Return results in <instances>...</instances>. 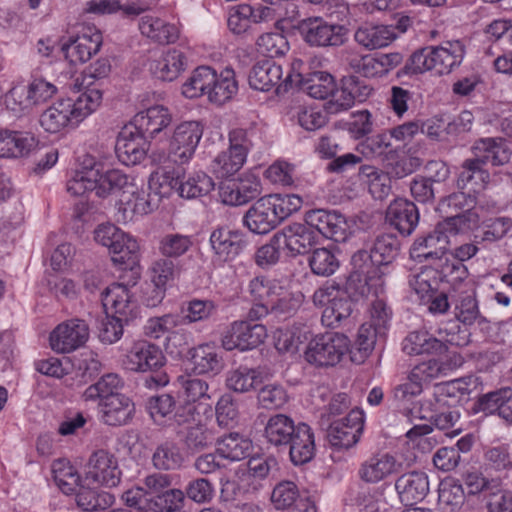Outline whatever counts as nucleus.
I'll list each match as a JSON object with an SVG mask.
<instances>
[{"instance_id":"1","label":"nucleus","mask_w":512,"mask_h":512,"mask_svg":"<svg viewBox=\"0 0 512 512\" xmlns=\"http://www.w3.org/2000/svg\"><path fill=\"white\" fill-rule=\"evenodd\" d=\"M399 241L393 234H379L370 249V252L360 250L352 256V264L356 271L349 277L348 289L354 290L355 296L368 298L378 297L382 290V281L378 277L370 276L369 266H385L393 262L398 255Z\"/></svg>"},{"instance_id":"2","label":"nucleus","mask_w":512,"mask_h":512,"mask_svg":"<svg viewBox=\"0 0 512 512\" xmlns=\"http://www.w3.org/2000/svg\"><path fill=\"white\" fill-rule=\"evenodd\" d=\"M473 158L466 159L461 165L457 186L465 189L472 186L474 192L482 189L490 174L484 165L503 166L510 162L512 151L502 138H480L472 146Z\"/></svg>"},{"instance_id":"3","label":"nucleus","mask_w":512,"mask_h":512,"mask_svg":"<svg viewBox=\"0 0 512 512\" xmlns=\"http://www.w3.org/2000/svg\"><path fill=\"white\" fill-rule=\"evenodd\" d=\"M102 102V92L87 88L76 98L61 99L40 115L39 123L48 133H58L70 126H76L92 114Z\"/></svg>"},{"instance_id":"4","label":"nucleus","mask_w":512,"mask_h":512,"mask_svg":"<svg viewBox=\"0 0 512 512\" xmlns=\"http://www.w3.org/2000/svg\"><path fill=\"white\" fill-rule=\"evenodd\" d=\"M296 194H270L258 199L245 213L243 222L255 234H266L302 206Z\"/></svg>"},{"instance_id":"5","label":"nucleus","mask_w":512,"mask_h":512,"mask_svg":"<svg viewBox=\"0 0 512 512\" xmlns=\"http://www.w3.org/2000/svg\"><path fill=\"white\" fill-rule=\"evenodd\" d=\"M465 46L460 40L444 41L438 46H428L415 51L406 62L404 74L433 71L437 75L449 74L461 65Z\"/></svg>"},{"instance_id":"6","label":"nucleus","mask_w":512,"mask_h":512,"mask_svg":"<svg viewBox=\"0 0 512 512\" xmlns=\"http://www.w3.org/2000/svg\"><path fill=\"white\" fill-rule=\"evenodd\" d=\"M96 242L109 249L112 261L122 269H132L138 262L139 244L135 238L113 224L99 225L95 230Z\"/></svg>"},{"instance_id":"7","label":"nucleus","mask_w":512,"mask_h":512,"mask_svg":"<svg viewBox=\"0 0 512 512\" xmlns=\"http://www.w3.org/2000/svg\"><path fill=\"white\" fill-rule=\"evenodd\" d=\"M350 350V339L343 333L325 332L317 334L308 343L304 352L308 363L319 367L335 366Z\"/></svg>"},{"instance_id":"8","label":"nucleus","mask_w":512,"mask_h":512,"mask_svg":"<svg viewBox=\"0 0 512 512\" xmlns=\"http://www.w3.org/2000/svg\"><path fill=\"white\" fill-rule=\"evenodd\" d=\"M303 67L304 63L302 60H293L284 78V82L278 87V91H288L298 87L312 98L326 99L335 88L334 77L325 71H314L304 75Z\"/></svg>"},{"instance_id":"9","label":"nucleus","mask_w":512,"mask_h":512,"mask_svg":"<svg viewBox=\"0 0 512 512\" xmlns=\"http://www.w3.org/2000/svg\"><path fill=\"white\" fill-rule=\"evenodd\" d=\"M312 300L316 306L325 307L321 322L326 327L336 328L351 315L352 305L348 293L335 282H327L318 288Z\"/></svg>"},{"instance_id":"10","label":"nucleus","mask_w":512,"mask_h":512,"mask_svg":"<svg viewBox=\"0 0 512 512\" xmlns=\"http://www.w3.org/2000/svg\"><path fill=\"white\" fill-rule=\"evenodd\" d=\"M452 270L457 274V277L452 280L455 317L459 322L470 326L482 317L476 299V291L473 284L465 280L467 269L464 265L453 264Z\"/></svg>"},{"instance_id":"11","label":"nucleus","mask_w":512,"mask_h":512,"mask_svg":"<svg viewBox=\"0 0 512 512\" xmlns=\"http://www.w3.org/2000/svg\"><path fill=\"white\" fill-rule=\"evenodd\" d=\"M298 30L311 47H338L346 40L347 29L322 17H308L299 22Z\"/></svg>"},{"instance_id":"12","label":"nucleus","mask_w":512,"mask_h":512,"mask_svg":"<svg viewBox=\"0 0 512 512\" xmlns=\"http://www.w3.org/2000/svg\"><path fill=\"white\" fill-rule=\"evenodd\" d=\"M102 41V34L96 26L82 24L77 35L63 43L61 50L70 64H82L100 50Z\"/></svg>"},{"instance_id":"13","label":"nucleus","mask_w":512,"mask_h":512,"mask_svg":"<svg viewBox=\"0 0 512 512\" xmlns=\"http://www.w3.org/2000/svg\"><path fill=\"white\" fill-rule=\"evenodd\" d=\"M204 127L199 121H185L174 130L169 145V158L176 164L187 163L194 155Z\"/></svg>"},{"instance_id":"14","label":"nucleus","mask_w":512,"mask_h":512,"mask_svg":"<svg viewBox=\"0 0 512 512\" xmlns=\"http://www.w3.org/2000/svg\"><path fill=\"white\" fill-rule=\"evenodd\" d=\"M267 337L266 327L248 321H234L221 337V345L226 351L238 349L247 351L261 345Z\"/></svg>"},{"instance_id":"15","label":"nucleus","mask_w":512,"mask_h":512,"mask_svg":"<svg viewBox=\"0 0 512 512\" xmlns=\"http://www.w3.org/2000/svg\"><path fill=\"white\" fill-rule=\"evenodd\" d=\"M89 338V327L82 319H70L57 325L51 332V348L58 353H70L82 347Z\"/></svg>"},{"instance_id":"16","label":"nucleus","mask_w":512,"mask_h":512,"mask_svg":"<svg viewBox=\"0 0 512 512\" xmlns=\"http://www.w3.org/2000/svg\"><path fill=\"white\" fill-rule=\"evenodd\" d=\"M121 471L115 457L105 450L94 452L87 465L85 482L88 485L115 487L119 484Z\"/></svg>"},{"instance_id":"17","label":"nucleus","mask_w":512,"mask_h":512,"mask_svg":"<svg viewBox=\"0 0 512 512\" xmlns=\"http://www.w3.org/2000/svg\"><path fill=\"white\" fill-rule=\"evenodd\" d=\"M304 220L317 234H321L327 239L335 242H342L346 239V219L335 210H309L305 213Z\"/></svg>"},{"instance_id":"18","label":"nucleus","mask_w":512,"mask_h":512,"mask_svg":"<svg viewBox=\"0 0 512 512\" xmlns=\"http://www.w3.org/2000/svg\"><path fill=\"white\" fill-rule=\"evenodd\" d=\"M402 463L388 452L376 453L361 463L358 477L366 484H377L402 470Z\"/></svg>"},{"instance_id":"19","label":"nucleus","mask_w":512,"mask_h":512,"mask_svg":"<svg viewBox=\"0 0 512 512\" xmlns=\"http://www.w3.org/2000/svg\"><path fill=\"white\" fill-rule=\"evenodd\" d=\"M195 408L188 405L180 407L174 414V419L178 425H188L185 433L178 431L177 435L181 438L187 449L198 451L206 448L213 441L211 432L202 424L190 425L194 420Z\"/></svg>"},{"instance_id":"20","label":"nucleus","mask_w":512,"mask_h":512,"mask_svg":"<svg viewBox=\"0 0 512 512\" xmlns=\"http://www.w3.org/2000/svg\"><path fill=\"white\" fill-rule=\"evenodd\" d=\"M101 295L106 314L118 316L125 323L137 316V305L127 286L113 283Z\"/></svg>"},{"instance_id":"21","label":"nucleus","mask_w":512,"mask_h":512,"mask_svg":"<svg viewBox=\"0 0 512 512\" xmlns=\"http://www.w3.org/2000/svg\"><path fill=\"white\" fill-rule=\"evenodd\" d=\"M124 364L127 369L135 372L154 371L165 364V356L157 345L138 341L127 352Z\"/></svg>"},{"instance_id":"22","label":"nucleus","mask_w":512,"mask_h":512,"mask_svg":"<svg viewBox=\"0 0 512 512\" xmlns=\"http://www.w3.org/2000/svg\"><path fill=\"white\" fill-rule=\"evenodd\" d=\"M210 245L219 262L235 259L247 246L245 235L226 227L215 229L210 235Z\"/></svg>"},{"instance_id":"23","label":"nucleus","mask_w":512,"mask_h":512,"mask_svg":"<svg viewBox=\"0 0 512 512\" xmlns=\"http://www.w3.org/2000/svg\"><path fill=\"white\" fill-rule=\"evenodd\" d=\"M281 241L290 255L305 254L318 242L319 236L305 223H291L277 231Z\"/></svg>"},{"instance_id":"24","label":"nucleus","mask_w":512,"mask_h":512,"mask_svg":"<svg viewBox=\"0 0 512 512\" xmlns=\"http://www.w3.org/2000/svg\"><path fill=\"white\" fill-rule=\"evenodd\" d=\"M38 145V140L28 131L0 128V158L27 157Z\"/></svg>"},{"instance_id":"25","label":"nucleus","mask_w":512,"mask_h":512,"mask_svg":"<svg viewBox=\"0 0 512 512\" xmlns=\"http://www.w3.org/2000/svg\"><path fill=\"white\" fill-rule=\"evenodd\" d=\"M148 150L147 139L132 127H125L117 137L115 152L120 162L129 166L140 163Z\"/></svg>"},{"instance_id":"26","label":"nucleus","mask_w":512,"mask_h":512,"mask_svg":"<svg viewBox=\"0 0 512 512\" xmlns=\"http://www.w3.org/2000/svg\"><path fill=\"white\" fill-rule=\"evenodd\" d=\"M315 450L314 432L308 424L301 422L297 424L287 447H284L282 452L288 453L294 465H303L313 459Z\"/></svg>"},{"instance_id":"27","label":"nucleus","mask_w":512,"mask_h":512,"mask_svg":"<svg viewBox=\"0 0 512 512\" xmlns=\"http://www.w3.org/2000/svg\"><path fill=\"white\" fill-rule=\"evenodd\" d=\"M172 121L169 110L161 105L149 107L138 112L132 121V128L146 139L155 138L165 130Z\"/></svg>"},{"instance_id":"28","label":"nucleus","mask_w":512,"mask_h":512,"mask_svg":"<svg viewBox=\"0 0 512 512\" xmlns=\"http://www.w3.org/2000/svg\"><path fill=\"white\" fill-rule=\"evenodd\" d=\"M360 418L355 413L334 421L330 424L327 432V439L335 449H349L354 446L361 433Z\"/></svg>"},{"instance_id":"29","label":"nucleus","mask_w":512,"mask_h":512,"mask_svg":"<svg viewBox=\"0 0 512 512\" xmlns=\"http://www.w3.org/2000/svg\"><path fill=\"white\" fill-rule=\"evenodd\" d=\"M249 85L259 91H269L275 88L279 95L286 91H278V87L284 82L282 66L271 59L257 62L249 73Z\"/></svg>"},{"instance_id":"30","label":"nucleus","mask_w":512,"mask_h":512,"mask_svg":"<svg viewBox=\"0 0 512 512\" xmlns=\"http://www.w3.org/2000/svg\"><path fill=\"white\" fill-rule=\"evenodd\" d=\"M386 221L402 235H410L419 222V211L413 202L398 198L388 206Z\"/></svg>"},{"instance_id":"31","label":"nucleus","mask_w":512,"mask_h":512,"mask_svg":"<svg viewBox=\"0 0 512 512\" xmlns=\"http://www.w3.org/2000/svg\"><path fill=\"white\" fill-rule=\"evenodd\" d=\"M482 381L476 375H468L435 385L433 399L437 404L446 398L461 400L481 390Z\"/></svg>"},{"instance_id":"32","label":"nucleus","mask_w":512,"mask_h":512,"mask_svg":"<svg viewBox=\"0 0 512 512\" xmlns=\"http://www.w3.org/2000/svg\"><path fill=\"white\" fill-rule=\"evenodd\" d=\"M449 245L448 236L436 226L433 232L415 240L410 249V255L418 261L441 259L448 251Z\"/></svg>"},{"instance_id":"33","label":"nucleus","mask_w":512,"mask_h":512,"mask_svg":"<svg viewBox=\"0 0 512 512\" xmlns=\"http://www.w3.org/2000/svg\"><path fill=\"white\" fill-rule=\"evenodd\" d=\"M192 370L196 375H217L223 367V357L212 343L200 344L189 349Z\"/></svg>"},{"instance_id":"34","label":"nucleus","mask_w":512,"mask_h":512,"mask_svg":"<svg viewBox=\"0 0 512 512\" xmlns=\"http://www.w3.org/2000/svg\"><path fill=\"white\" fill-rule=\"evenodd\" d=\"M395 490L402 503L412 505L427 495L429 491L428 477L424 472L404 473L395 481Z\"/></svg>"},{"instance_id":"35","label":"nucleus","mask_w":512,"mask_h":512,"mask_svg":"<svg viewBox=\"0 0 512 512\" xmlns=\"http://www.w3.org/2000/svg\"><path fill=\"white\" fill-rule=\"evenodd\" d=\"M134 403L124 394L111 396L99 402L101 420L110 426L127 424L133 417Z\"/></svg>"},{"instance_id":"36","label":"nucleus","mask_w":512,"mask_h":512,"mask_svg":"<svg viewBox=\"0 0 512 512\" xmlns=\"http://www.w3.org/2000/svg\"><path fill=\"white\" fill-rule=\"evenodd\" d=\"M445 342L453 343V337L438 339L427 331H413L403 340L402 349L408 355L442 354L447 350Z\"/></svg>"},{"instance_id":"37","label":"nucleus","mask_w":512,"mask_h":512,"mask_svg":"<svg viewBox=\"0 0 512 512\" xmlns=\"http://www.w3.org/2000/svg\"><path fill=\"white\" fill-rule=\"evenodd\" d=\"M296 428L297 424H295L290 416L278 413L272 415L267 420L263 437L270 446L282 452V449L287 447L288 441L291 439V435L295 432Z\"/></svg>"},{"instance_id":"38","label":"nucleus","mask_w":512,"mask_h":512,"mask_svg":"<svg viewBox=\"0 0 512 512\" xmlns=\"http://www.w3.org/2000/svg\"><path fill=\"white\" fill-rule=\"evenodd\" d=\"M480 411L486 414H497L506 423L512 424V389L501 388L486 393L478 398Z\"/></svg>"},{"instance_id":"39","label":"nucleus","mask_w":512,"mask_h":512,"mask_svg":"<svg viewBox=\"0 0 512 512\" xmlns=\"http://www.w3.org/2000/svg\"><path fill=\"white\" fill-rule=\"evenodd\" d=\"M268 7L254 8L248 4H239L229 9L227 25L234 34L245 33L253 23H259L267 17Z\"/></svg>"},{"instance_id":"40","label":"nucleus","mask_w":512,"mask_h":512,"mask_svg":"<svg viewBox=\"0 0 512 512\" xmlns=\"http://www.w3.org/2000/svg\"><path fill=\"white\" fill-rule=\"evenodd\" d=\"M186 66L184 53L176 48L168 49L150 64L152 74L163 81L175 80Z\"/></svg>"},{"instance_id":"41","label":"nucleus","mask_w":512,"mask_h":512,"mask_svg":"<svg viewBox=\"0 0 512 512\" xmlns=\"http://www.w3.org/2000/svg\"><path fill=\"white\" fill-rule=\"evenodd\" d=\"M354 38L359 45L373 50L388 46L396 39V33L392 26L365 24L356 30Z\"/></svg>"},{"instance_id":"42","label":"nucleus","mask_w":512,"mask_h":512,"mask_svg":"<svg viewBox=\"0 0 512 512\" xmlns=\"http://www.w3.org/2000/svg\"><path fill=\"white\" fill-rule=\"evenodd\" d=\"M139 29L144 36L160 44L173 43L179 37V30L175 25L151 15L141 17Z\"/></svg>"},{"instance_id":"43","label":"nucleus","mask_w":512,"mask_h":512,"mask_svg":"<svg viewBox=\"0 0 512 512\" xmlns=\"http://www.w3.org/2000/svg\"><path fill=\"white\" fill-rule=\"evenodd\" d=\"M133 181L134 178L120 169H108L104 172L98 170L96 195L100 198H106L112 193L122 191V196H124Z\"/></svg>"},{"instance_id":"44","label":"nucleus","mask_w":512,"mask_h":512,"mask_svg":"<svg viewBox=\"0 0 512 512\" xmlns=\"http://www.w3.org/2000/svg\"><path fill=\"white\" fill-rule=\"evenodd\" d=\"M384 335L371 324H362L358 329L356 339L350 343V360L356 364H362L372 353L377 337Z\"/></svg>"},{"instance_id":"45","label":"nucleus","mask_w":512,"mask_h":512,"mask_svg":"<svg viewBox=\"0 0 512 512\" xmlns=\"http://www.w3.org/2000/svg\"><path fill=\"white\" fill-rule=\"evenodd\" d=\"M357 67L364 76H374L376 74L388 73L390 70L396 68L403 62V55L394 52L387 54H380L377 57L364 56L357 59Z\"/></svg>"},{"instance_id":"46","label":"nucleus","mask_w":512,"mask_h":512,"mask_svg":"<svg viewBox=\"0 0 512 512\" xmlns=\"http://www.w3.org/2000/svg\"><path fill=\"white\" fill-rule=\"evenodd\" d=\"M441 273L433 267H424L418 273L411 276L410 287L418 295L421 301L431 300L438 292L441 282Z\"/></svg>"},{"instance_id":"47","label":"nucleus","mask_w":512,"mask_h":512,"mask_svg":"<svg viewBox=\"0 0 512 512\" xmlns=\"http://www.w3.org/2000/svg\"><path fill=\"white\" fill-rule=\"evenodd\" d=\"M226 386L229 390L237 393H247L261 383V372L259 369L240 365L226 373Z\"/></svg>"},{"instance_id":"48","label":"nucleus","mask_w":512,"mask_h":512,"mask_svg":"<svg viewBox=\"0 0 512 512\" xmlns=\"http://www.w3.org/2000/svg\"><path fill=\"white\" fill-rule=\"evenodd\" d=\"M252 441L238 433H230L217 443V453L225 459L240 461L248 457L252 451Z\"/></svg>"},{"instance_id":"49","label":"nucleus","mask_w":512,"mask_h":512,"mask_svg":"<svg viewBox=\"0 0 512 512\" xmlns=\"http://www.w3.org/2000/svg\"><path fill=\"white\" fill-rule=\"evenodd\" d=\"M178 193L186 199H194L207 195L214 188V182L204 172H194L188 177L179 175Z\"/></svg>"},{"instance_id":"50","label":"nucleus","mask_w":512,"mask_h":512,"mask_svg":"<svg viewBox=\"0 0 512 512\" xmlns=\"http://www.w3.org/2000/svg\"><path fill=\"white\" fill-rule=\"evenodd\" d=\"M216 72L208 67L196 68L189 79L183 84L182 93L185 97L193 99L209 95V90L215 82Z\"/></svg>"},{"instance_id":"51","label":"nucleus","mask_w":512,"mask_h":512,"mask_svg":"<svg viewBox=\"0 0 512 512\" xmlns=\"http://www.w3.org/2000/svg\"><path fill=\"white\" fill-rule=\"evenodd\" d=\"M151 460L156 469L169 471L180 468L184 458L177 443L166 440L156 446Z\"/></svg>"},{"instance_id":"52","label":"nucleus","mask_w":512,"mask_h":512,"mask_svg":"<svg viewBox=\"0 0 512 512\" xmlns=\"http://www.w3.org/2000/svg\"><path fill=\"white\" fill-rule=\"evenodd\" d=\"M238 91V83L232 69H225L220 75H215V82L209 90L208 99L217 105H222L233 98Z\"/></svg>"},{"instance_id":"53","label":"nucleus","mask_w":512,"mask_h":512,"mask_svg":"<svg viewBox=\"0 0 512 512\" xmlns=\"http://www.w3.org/2000/svg\"><path fill=\"white\" fill-rule=\"evenodd\" d=\"M271 502L277 510H285L295 504L293 512L301 508L303 502H309L308 499L300 498V493L297 485L292 481H281L278 483L272 493Z\"/></svg>"},{"instance_id":"54","label":"nucleus","mask_w":512,"mask_h":512,"mask_svg":"<svg viewBox=\"0 0 512 512\" xmlns=\"http://www.w3.org/2000/svg\"><path fill=\"white\" fill-rule=\"evenodd\" d=\"M114 496L108 492H97L81 486L75 495L77 506L87 512L105 510L114 503Z\"/></svg>"},{"instance_id":"55","label":"nucleus","mask_w":512,"mask_h":512,"mask_svg":"<svg viewBox=\"0 0 512 512\" xmlns=\"http://www.w3.org/2000/svg\"><path fill=\"white\" fill-rule=\"evenodd\" d=\"M120 201L124 205V211H131L133 214L145 215L153 210L151 193L137 187L134 181Z\"/></svg>"},{"instance_id":"56","label":"nucleus","mask_w":512,"mask_h":512,"mask_svg":"<svg viewBox=\"0 0 512 512\" xmlns=\"http://www.w3.org/2000/svg\"><path fill=\"white\" fill-rule=\"evenodd\" d=\"M193 245L192 236L180 233L164 234L158 242V251L165 258H179Z\"/></svg>"},{"instance_id":"57","label":"nucleus","mask_w":512,"mask_h":512,"mask_svg":"<svg viewBox=\"0 0 512 512\" xmlns=\"http://www.w3.org/2000/svg\"><path fill=\"white\" fill-rule=\"evenodd\" d=\"M120 387V378L117 374L108 373L102 376L95 384L90 385L83 393L85 401L102 402L111 396H117Z\"/></svg>"},{"instance_id":"58","label":"nucleus","mask_w":512,"mask_h":512,"mask_svg":"<svg viewBox=\"0 0 512 512\" xmlns=\"http://www.w3.org/2000/svg\"><path fill=\"white\" fill-rule=\"evenodd\" d=\"M217 310L216 304L211 300L193 299L186 303L181 309V325L191 324L210 319Z\"/></svg>"},{"instance_id":"59","label":"nucleus","mask_w":512,"mask_h":512,"mask_svg":"<svg viewBox=\"0 0 512 512\" xmlns=\"http://www.w3.org/2000/svg\"><path fill=\"white\" fill-rule=\"evenodd\" d=\"M245 161L246 158L243 157V154L236 153L234 150L228 148L214 158L212 169L218 177L227 178L238 172Z\"/></svg>"},{"instance_id":"60","label":"nucleus","mask_w":512,"mask_h":512,"mask_svg":"<svg viewBox=\"0 0 512 512\" xmlns=\"http://www.w3.org/2000/svg\"><path fill=\"white\" fill-rule=\"evenodd\" d=\"M340 262L335 253L328 248L313 250L309 258V266L312 272L319 276L328 277L339 268Z\"/></svg>"},{"instance_id":"61","label":"nucleus","mask_w":512,"mask_h":512,"mask_svg":"<svg viewBox=\"0 0 512 512\" xmlns=\"http://www.w3.org/2000/svg\"><path fill=\"white\" fill-rule=\"evenodd\" d=\"M301 303V294H293L286 287L282 286L277 297L269 305L270 313L276 317L286 319L296 313Z\"/></svg>"},{"instance_id":"62","label":"nucleus","mask_w":512,"mask_h":512,"mask_svg":"<svg viewBox=\"0 0 512 512\" xmlns=\"http://www.w3.org/2000/svg\"><path fill=\"white\" fill-rule=\"evenodd\" d=\"M185 493L180 489H167L148 503L153 512H177L184 507Z\"/></svg>"},{"instance_id":"63","label":"nucleus","mask_w":512,"mask_h":512,"mask_svg":"<svg viewBox=\"0 0 512 512\" xmlns=\"http://www.w3.org/2000/svg\"><path fill=\"white\" fill-rule=\"evenodd\" d=\"M282 284L276 279H269L264 276L253 278L249 283V292L254 301L270 303L277 297Z\"/></svg>"},{"instance_id":"64","label":"nucleus","mask_w":512,"mask_h":512,"mask_svg":"<svg viewBox=\"0 0 512 512\" xmlns=\"http://www.w3.org/2000/svg\"><path fill=\"white\" fill-rule=\"evenodd\" d=\"M485 498L487 512H512V492L502 488L499 480Z\"/></svg>"}]
</instances>
